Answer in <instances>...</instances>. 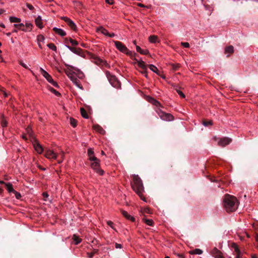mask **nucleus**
I'll return each mask as SVG.
<instances>
[{
	"label": "nucleus",
	"mask_w": 258,
	"mask_h": 258,
	"mask_svg": "<svg viewBox=\"0 0 258 258\" xmlns=\"http://www.w3.org/2000/svg\"><path fill=\"white\" fill-rule=\"evenodd\" d=\"M223 203L224 206L228 212L234 211L238 207L237 200L233 196L229 195L225 196Z\"/></svg>",
	"instance_id": "nucleus-1"
},
{
	"label": "nucleus",
	"mask_w": 258,
	"mask_h": 258,
	"mask_svg": "<svg viewBox=\"0 0 258 258\" xmlns=\"http://www.w3.org/2000/svg\"><path fill=\"white\" fill-rule=\"evenodd\" d=\"M65 66L68 67V69L65 70V73L74 84L79 88L82 89L83 87L75 75V71L80 72V71L77 68L72 66L65 63Z\"/></svg>",
	"instance_id": "nucleus-2"
},
{
	"label": "nucleus",
	"mask_w": 258,
	"mask_h": 258,
	"mask_svg": "<svg viewBox=\"0 0 258 258\" xmlns=\"http://www.w3.org/2000/svg\"><path fill=\"white\" fill-rule=\"evenodd\" d=\"M133 190L139 195L141 196L144 191V186L141 178L138 175H134L133 182L132 184Z\"/></svg>",
	"instance_id": "nucleus-3"
},
{
	"label": "nucleus",
	"mask_w": 258,
	"mask_h": 258,
	"mask_svg": "<svg viewBox=\"0 0 258 258\" xmlns=\"http://www.w3.org/2000/svg\"><path fill=\"white\" fill-rule=\"evenodd\" d=\"M116 48L120 52L124 53L131 57L133 56V52L128 50L127 47L121 42L117 41H113Z\"/></svg>",
	"instance_id": "nucleus-4"
},
{
	"label": "nucleus",
	"mask_w": 258,
	"mask_h": 258,
	"mask_svg": "<svg viewBox=\"0 0 258 258\" xmlns=\"http://www.w3.org/2000/svg\"><path fill=\"white\" fill-rule=\"evenodd\" d=\"M40 71L41 74L47 80V81L49 83L55 87H58L57 83L53 80L51 76L46 71H45L42 68H40Z\"/></svg>",
	"instance_id": "nucleus-5"
},
{
	"label": "nucleus",
	"mask_w": 258,
	"mask_h": 258,
	"mask_svg": "<svg viewBox=\"0 0 258 258\" xmlns=\"http://www.w3.org/2000/svg\"><path fill=\"white\" fill-rule=\"evenodd\" d=\"M157 113L161 119L165 121H172L173 120V116L169 113H165L161 110H158Z\"/></svg>",
	"instance_id": "nucleus-6"
},
{
	"label": "nucleus",
	"mask_w": 258,
	"mask_h": 258,
	"mask_svg": "<svg viewBox=\"0 0 258 258\" xmlns=\"http://www.w3.org/2000/svg\"><path fill=\"white\" fill-rule=\"evenodd\" d=\"M93 163L91 164V168L94 169L98 174H99L100 175H102L103 174L104 171L100 169V161L98 159L96 161H92Z\"/></svg>",
	"instance_id": "nucleus-7"
},
{
	"label": "nucleus",
	"mask_w": 258,
	"mask_h": 258,
	"mask_svg": "<svg viewBox=\"0 0 258 258\" xmlns=\"http://www.w3.org/2000/svg\"><path fill=\"white\" fill-rule=\"evenodd\" d=\"M210 253L215 258H225L222 252L216 247H214Z\"/></svg>",
	"instance_id": "nucleus-8"
},
{
	"label": "nucleus",
	"mask_w": 258,
	"mask_h": 258,
	"mask_svg": "<svg viewBox=\"0 0 258 258\" xmlns=\"http://www.w3.org/2000/svg\"><path fill=\"white\" fill-rule=\"evenodd\" d=\"M231 141L232 140L230 138L225 137L220 139L218 142V144L221 147H224L229 144Z\"/></svg>",
	"instance_id": "nucleus-9"
},
{
	"label": "nucleus",
	"mask_w": 258,
	"mask_h": 258,
	"mask_svg": "<svg viewBox=\"0 0 258 258\" xmlns=\"http://www.w3.org/2000/svg\"><path fill=\"white\" fill-rule=\"evenodd\" d=\"M134 60H135L134 63H137L139 67L143 69L145 71L147 70V65L142 59L134 58Z\"/></svg>",
	"instance_id": "nucleus-10"
},
{
	"label": "nucleus",
	"mask_w": 258,
	"mask_h": 258,
	"mask_svg": "<svg viewBox=\"0 0 258 258\" xmlns=\"http://www.w3.org/2000/svg\"><path fill=\"white\" fill-rule=\"evenodd\" d=\"M65 46L66 47H67L70 51H71L73 53H74L76 54H78L79 55H81L82 49L81 48L72 47H71L67 45H66Z\"/></svg>",
	"instance_id": "nucleus-11"
},
{
	"label": "nucleus",
	"mask_w": 258,
	"mask_h": 258,
	"mask_svg": "<svg viewBox=\"0 0 258 258\" xmlns=\"http://www.w3.org/2000/svg\"><path fill=\"white\" fill-rule=\"evenodd\" d=\"M45 157L48 159H56L57 155L53 151L48 150L45 153Z\"/></svg>",
	"instance_id": "nucleus-12"
},
{
	"label": "nucleus",
	"mask_w": 258,
	"mask_h": 258,
	"mask_svg": "<svg viewBox=\"0 0 258 258\" xmlns=\"http://www.w3.org/2000/svg\"><path fill=\"white\" fill-rule=\"evenodd\" d=\"M53 31L56 34L59 35L61 36H64L66 35V32L62 29L60 28H58L57 27H54L53 28Z\"/></svg>",
	"instance_id": "nucleus-13"
},
{
	"label": "nucleus",
	"mask_w": 258,
	"mask_h": 258,
	"mask_svg": "<svg viewBox=\"0 0 258 258\" xmlns=\"http://www.w3.org/2000/svg\"><path fill=\"white\" fill-rule=\"evenodd\" d=\"M35 24L36 26L39 28L41 29L43 28V25L42 22L41 17L38 16L35 20Z\"/></svg>",
	"instance_id": "nucleus-14"
},
{
	"label": "nucleus",
	"mask_w": 258,
	"mask_h": 258,
	"mask_svg": "<svg viewBox=\"0 0 258 258\" xmlns=\"http://www.w3.org/2000/svg\"><path fill=\"white\" fill-rule=\"evenodd\" d=\"M93 127L94 130L101 134H104L105 133V131L103 128L98 124H94Z\"/></svg>",
	"instance_id": "nucleus-15"
},
{
	"label": "nucleus",
	"mask_w": 258,
	"mask_h": 258,
	"mask_svg": "<svg viewBox=\"0 0 258 258\" xmlns=\"http://www.w3.org/2000/svg\"><path fill=\"white\" fill-rule=\"evenodd\" d=\"M96 31L97 32H100L101 33L105 36H107L108 35H109L108 31L102 26L97 28L96 29Z\"/></svg>",
	"instance_id": "nucleus-16"
},
{
	"label": "nucleus",
	"mask_w": 258,
	"mask_h": 258,
	"mask_svg": "<svg viewBox=\"0 0 258 258\" xmlns=\"http://www.w3.org/2000/svg\"><path fill=\"white\" fill-rule=\"evenodd\" d=\"M232 247L234 249L235 252L237 253L236 255V258H240L241 257V253L240 251L235 243H233L232 245Z\"/></svg>",
	"instance_id": "nucleus-17"
},
{
	"label": "nucleus",
	"mask_w": 258,
	"mask_h": 258,
	"mask_svg": "<svg viewBox=\"0 0 258 258\" xmlns=\"http://www.w3.org/2000/svg\"><path fill=\"white\" fill-rule=\"evenodd\" d=\"M35 150L38 153L40 154L42 153L43 149L41 146L38 143H36L34 144Z\"/></svg>",
	"instance_id": "nucleus-18"
},
{
	"label": "nucleus",
	"mask_w": 258,
	"mask_h": 258,
	"mask_svg": "<svg viewBox=\"0 0 258 258\" xmlns=\"http://www.w3.org/2000/svg\"><path fill=\"white\" fill-rule=\"evenodd\" d=\"M121 213L124 217H125L126 219L131 220L132 221H135V219L134 217L130 215L127 212L125 211H121Z\"/></svg>",
	"instance_id": "nucleus-19"
},
{
	"label": "nucleus",
	"mask_w": 258,
	"mask_h": 258,
	"mask_svg": "<svg viewBox=\"0 0 258 258\" xmlns=\"http://www.w3.org/2000/svg\"><path fill=\"white\" fill-rule=\"evenodd\" d=\"M203 252V250L199 248H196L189 251V253L191 254H198L200 255Z\"/></svg>",
	"instance_id": "nucleus-20"
},
{
	"label": "nucleus",
	"mask_w": 258,
	"mask_h": 258,
	"mask_svg": "<svg viewBox=\"0 0 258 258\" xmlns=\"http://www.w3.org/2000/svg\"><path fill=\"white\" fill-rule=\"evenodd\" d=\"M14 25L15 28L19 30H21L23 31H27V30L24 28V24L23 23L14 24Z\"/></svg>",
	"instance_id": "nucleus-21"
},
{
	"label": "nucleus",
	"mask_w": 258,
	"mask_h": 258,
	"mask_svg": "<svg viewBox=\"0 0 258 258\" xmlns=\"http://www.w3.org/2000/svg\"><path fill=\"white\" fill-rule=\"evenodd\" d=\"M136 50L138 52L142 54H147L149 53V51L148 50H143L138 45L136 46Z\"/></svg>",
	"instance_id": "nucleus-22"
},
{
	"label": "nucleus",
	"mask_w": 258,
	"mask_h": 258,
	"mask_svg": "<svg viewBox=\"0 0 258 258\" xmlns=\"http://www.w3.org/2000/svg\"><path fill=\"white\" fill-rule=\"evenodd\" d=\"M5 185L8 191L9 192H15V190L13 189L12 184L10 183H5Z\"/></svg>",
	"instance_id": "nucleus-23"
},
{
	"label": "nucleus",
	"mask_w": 258,
	"mask_h": 258,
	"mask_svg": "<svg viewBox=\"0 0 258 258\" xmlns=\"http://www.w3.org/2000/svg\"><path fill=\"white\" fill-rule=\"evenodd\" d=\"M148 67L151 71L156 73V74L159 75V71L156 67L153 64H149L148 65Z\"/></svg>",
	"instance_id": "nucleus-24"
},
{
	"label": "nucleus",
	"mask_w": 258,
	"mask_h": 258,
	"mask_svg": "<svg viewBox=\"0 0 258 258\" xmlns=\"http://www.w3.org/2000/svg\"><path fill=\"white\" fill-rule=\"evenodd\" d=\"M149 41L151 43H156L158 42V38L157 36L152 35L149 37Z\"/></svg>",
	"instance_id": "nucleus-25"
},
{
	"label": "nucleus",
	"mask_w": 258,
	"mask_h": 258,
	"mask_svg": "<svg viewBox=\"0 0 258 258\" xmlns=\"http://www.w3.org/2000/svg\"><path fill=\"white\" fill-rule=\"evenodd\" d=\"M9 20L11 23H19L21 22V19L15 17H10Z\"/></svg>",
	"instance_id": "nucleus-26"
},
{
	"label": "nucleus",
	"mask_w": 258,
	"mask_h": 258,
	"mask_svg": "<svg viewBox=\"0 0 258 258\" xmlns=\"http://www.w3.org/2000/svg\"><path fill=\"white\" fill-rule=\"evenodd\" d=\"M234 51V48L232 46L227 47L225 50V53H232Z\"/></svg>",
	"instance_id": "nucleus-27"
},
{
	"label": "nucleus",
	"mask_w": 258,
	"mask_h": 258,
	"mask_svg": "<svg viewBox=\"0 0 258 258\" xmlns=\"http://www.w3.org/2000/svg\"><path fill=\"white\" fill-rule=\"evenodd\" d=\"M67 24L72 29L74 30H76V25L72 20H71L70 21H69V22Z\"/></svg>",
	"instance_id": "nucleus-28"
},
{
	"label": "nucleus",
	"mask_w": 258,
	"mask_h": 258,
	"mask_svg": "<svg viewBox=\"0 0 258 258\" xmlns=\"http://www.w3.org/2000/svg\"><path fill=\"white\" fill-rule=\"evenodd\" d=\"M24 26H25L27 28V29H26L27 30V31H31L32 30V27H33L32 24L30 22H28L25 23V24H24Z\"/></svg>",
	"instance_id": "nucleus-29"
},
{
	"label": "nucleus",
	"mask_w": 258,
	"mask_h": 258,
	"mask_svg": "<svg viewBox=\"0 0 258 258\" xmlns=\"http://www.w3.org/2000/svg\"><path fill=\"white\" fill-rule=\"evenodd\" d=\"M73 239L76 244H78L81 241V239L75 235L73 236Z\"/></svg>",
	"instance_id": "nucleus-30"
},
{
	"label": "nucleus",
	"mask_w": 258,
	"mask_h": 258,
	"mask_svg": "<svg viewBox=\"0 0 258 258\" xmlns=\"http://www.w3.org/2000/svg\"><path fill=\"white\" fill-rule=\"evenodd\" d=\"M149 101L151 103H152L153 104H154L156 106H158L160 104V103L158 101H157L156 100H155V99H154L152 97H150L149 98Z\"/></svg>",
	"instance_id": "nucleus-31"
},
{
	"label": "nucleus",
	"mask_w": 258,
	"mask_h": 258,
	"mask_svg": "<svg viewBox=\"0 0 258 258\" xmlns=\"http://www.w3.org/2000/svg\"><path fill=\"white\" fill-rule=\"evenodd\" d=\"M81 113L82 116L84 118H88V115L86 110L83 108H81Z\"/></svg>",
	"instance_id": "nucleus-32"
},
{
	"label": "nucleus",
	"mask_w": 258,
	"mask_h": 258,
	"mask_svg": "<svg viewBox=\"0 0 258 258\" xmlns=\"http://www.w3.org/2000/svg\"><path fill=\"white\" fill-rule=\"evenodd\" d=\"M47 47H49L50 49L56 51L57 50V48L56 46L53 43H49L47 45Z\"/></svg>",
	"instance_id": "nucleus-33"
},
{
	"label": "nucleus",
	"mask_w": 258,
	"mask_h": 258,
	"mask_svg": "<svg viewBox=\"0 0 258 258\" xmlns=\"http://www.w3.org/2000/svg\"><path fill=\"white\" fill-rule=\"evenodd\" d=\"M70 124L73 126L76 127L77 126V121L74 118L71 117L70 118Z\"/></svg>",
	"instance_id": "nucleus-34"
},
{
	"label": "nucleus",
	"mask_w": 258,
	"mask_h": 258,
	"mask_svg": "<svg viewBox=\"0 0 258 258\" xmlns=\"http://www.w3.org/2000/svg\"><path fill=\"white\" fill-rule=\"evenodd\" d=\"M145 223L147 225H148L149 226H152L153 225V221L151 219H145Z\"/></svg>",
	"instance_id": "nucleus-35"
},
{
	"label": "nucleus",
	"mask_w": 258,
	"mask_h": 258,
	"mask_svg": "<svg viewBox=\"0 0 258 258\" xmlns=\"http://www.w3.org/2000/svg\"><path fill=\"white\" fill-rule=\"evenodd\" d=\"M49 90L56 96L60 95V93L52 88H50Z\"/></svg>",
	"instance_id": "nucleus-36"
},
{
	"label": "nucleus",
	"mask_w": 258,
	"mask_h": 258,
	"mask_svg": "<svg viewBox=\"0 0 258 258\" xmlns=\"http://www.w3.org/2000/svg\"><path fill=\"white\" fill-rule=\"evenodd\" d=\"M88 157H89V160L91 161H96L97 160H98V159L96 157H95L94 154L89 156Z\"/></svg>",
	"instance_id": "nucleus-37"
},
{
	"label": "nucleus",
	"mask_w": 258,
	"mask_h": 258,
	"mask_svg": "<svg viewBox=\"0 0 258 258\" xmlns=\"http://www.w3.org/2000/svg\"><path fill=\"white\" fill-rule=\"evenodd\" d=\"M70 42L71 43V44L73 45H78V42L77 41H76L73 39L70 38Z\"/></svg>",
	"instance_id": "nucleus-38"
},
{
	"label": "nucleus",
	"mask_w": 258,
	"mask_h": 258,
	"mask_svg": "<svg viewBox=\"0 0 258 258\" xmlns=\"http://www.w3.org/2000/svg\"><path fill=\"white\" fill-rule=\"evenodd\" d=\"M107 224L108 225H109L112 229L113 230H115L114 226H113V223L111 221H107Z\"/></svg>",
	"instance_id": "nucleus-39"
},
{
	"label": "nucleus",
	"mask_w": 258,
	"mask_h": 258,
	"mask_svg": "<svg viewBox=\"0 0 258 258\" xmlns=\"http://www.w3.org/2000/svg\"><path fill=\"white\" fill-rule=\"evenodd\" d=\"M176 92L179 95V96L182 98H184V94L179 89H176Z\"/></svg>",
	"instance_id": "nucleus-40"
},
{
	"label": "nucleus",
	"mask_w": 258,
	"mask_h": 258,
	"mask_svg": "<svg viewBox=\"0 0 258 258\" xmlns=\"http://www.w3.org/2000/svg\"><path fill=\"white\" fill-rule=\"evenodd\" d=\"M37 39L39 41L43 42L44 41V37L43 35H40L38 36Z\"/></svg>",
	"instance_id": "nucleus-41"
},
{
	"label": "nucleus",
	"mask_w": 258,
	"mask_h": 258,
	"mask_svg": "<svg viewBox=\"0 0 258 258\" xmlns=\"http://www.w3.org/2000/svg\"><path fill=\"white\" fill-rule=\"evenodd\" d=\"M212 121L211 120L203 122V125L205 126H208L209 125H212Z\"/></svg>",
	"instance_id": "nucleus-42"
},
{
	"label": "nucleus",
	"mask_w": 258,
	"mask_h": 258,
	"mask_svg": "<svg viewBox=\"0 0 258 258\" xmlns=\"http://www.w3.org/2000/svg\"><path fill=\"white\" fill-rule=\"evenodd\" d=\"M92 154H94V151L92 148H89L88 149V155L90 156Z\"/></svg>",
	"instance_id": "nucleus-43"
},
{
	"label": "nucleus",
	"mask_w": 258,
	"mask_h": 258,
	"mask_svg": "<svg viewBox=\"0 0 258 258\" xmlns=\"http://www.w3.org/2000/svg\"><path fill=\"white\" fill-rule=\"evenodd\" d=\"M181 45L186 48L189 47V44L188 42H181Z\"/></svg>",
	"instance_id": "nucleus-44"
},
{
	"label": "nucleus",
	"mask_w": 258,
	"mask_h": 258,
	"mask_svg": "<svg viewBox=\"0 0 258 258\" xmlns=\"http://www.w3.org/2000/svg\"><path fill=\"white\" fill-rule=\"evenodd\" d=\"M13 192L15 193L16 198L17 199H20L21 198V194L20 193L17 192L16 191H15V192Z\"/></svg>",
	"instance_id": "nucleus-45"
},
{
	"label": "nucleus",
	"mask_w": 258,
	"mask_h": 258,
	"mask_svg": "<svg viewBox=\"0 0 258 258\" xmlns=\"http://www.w3.org/2000/svg\"><path fill=\"white\" fill-rule=\"evenodd\" d=\"M0 91L3 92L4 93V95L5 96V97H8V94L7 93H6L3 89V88L1 87H0Z\"/></svg>",
	"instance_id": "nucleus-46"
},
{
	"label": "nucleus",
	"mask_w": 258,
	"mask_h": 258,
	"mask_svg": "<svg viewBox=\"0 0 258 258\" xmlns=\"http://www.w3.org/2000/svg\"><path fill=\"white\" fill-rule=\"evenodd\" d=\"M26 6L30 10H32L34 9L33 6L29 4H27Z\"/></svg>",
	"instance_id": "nucleus-47"
},
{
	"label": "nucleus",
	"mask_w": 258,
	"mask_h": 258,
	"mask_svg": "<svg viewBox=\"0 0 258 258\" xmlns=\"http://www.w3.org/2000/svg\"><path fill=\"white\" fill-rule=\"evenodd\" d=\"M2 125L3 127H5L7 125V121L5 120H3L2 121Z\"/></svg>",
	"instance_id": "nucleus-48"
},
{
	"label": "nucleus",
	"mask_w": 258,
	"mask_h": 258,
	"mask_svg": "<svg viewBox=\"0 0 258 258\" xmlns=\"http://www.w3.org/2000/svg\"><path fill=\"white\" fill-rule=\"evenodd\" d=\"M20 64L23 67H24V68H26V69H28V67L27 66V65L26 64H25V63L23 62H20Z\"/></svg>",
	"instance_id": "nucleus-49"
},
{
	"label": "nucleus",
	"mask_w": 258,
	"mask_h": 258,
	"mask_svg": "<svg viewBox=\"0 0 258 258\" xmlns=\"http://www.w3.org/2000/svg\"><path fill=\"white\" fill-rule=\"evenodd\" d=\"M62 19L67 23L69 22V21H70L71 20L70 19H69V18L66 17H63Z\"/></svg>",
	"instance_id": "nucleus-50"
},
{
	"label": "nucleus",
	"mask_w": 258,
	"mask_h": 258,
	"mask_svg": "<svg viewBox=\"0 0 258 258\" xmlns=\"http://www.w3.org/2000/svg\"><path fill=\"white\" fill-rule=\"evenodd\" d=\"M43 196L44 198L45 199L44 200L46 201V198H47L48 197V195L47 194V193H46V192L43 193Z\"/></svg>",
	"instance_id": "nucleus-51"
},
{
	"label": "nucleus",
	"mask_w": 258,
	"mask_h": 258,
	"mask_svg": "<svg viewBox=\"0 0 258 258\" xmlns=\"http://www.w3.org/2000/svg\"><path fill=\"white\" fill-rule=\"evenodd\" d=\"M115 248H121L122 246H121V244H119V243H115Z\"/></svg>",
	"instance_id": "nucleus-52"
},
{
	"label": "nucleus",
	"mask_w": 258,
	"mask_h": 258,
	"mask_svg": "<svg viewBox=\"0 0 258 258\" xmlns=\"http://www.w3.org/2000/svg\"><path fill=\"white\" fill-rule=\"evenodd\" d=\"M27 133L30 135L31 136V129L30 127H28L27 129Z\"/></svg>",
	"instance_id": "nucleus-53"
},
{
	"label": "nucleus",
	"mask_w": 258,
	"mask_h": 258,
	"mask_svg": "<svg viewBox=\"0 0 258 258\" xmlns=\"http://www.w3.org/2000/svg\"><path fill=\"white\" fill-rule=\"evenodd\" d=\"M105 2L109 4H113V0H105Z\"/></svg>",
	"instance_id": "nucleus-54"
},
{
	"label": "nucleus",
	"mask_w": 258,
	"mask_h": 258,
	"mask_svg": "<svg viewBox=\"0 0 258 258\" xmlns=\"http://www.w3.org/2000/svg\"><path fill=\"white\" fill-rule=\"evenodd\" d=\"M115 34L112 33H109V35H107V36L109 37H113L115 36Z\"/></svg>",
	"instance_id": "nucleus-55"
},
{
	"label": "nucleus",
	"mask_w": 258,
	"mask_h": 258,
	"mask_svg": "<svg viewBox=\"0 0 258 258\" xmlns=\"http://www.w3.org/2000/svg\"><path fill=\"white\" fill-rule=\"evenodd\" d=\"M179 67V66L178 64H177V65H174L173 66V69L174 70H177L178 68Z\"/></svg>",
	"instance_id": "nucleus-56"
},
{
	"label": "nucleus",
	"mask_w": 258,
	"mask_h": 258,
	"mask_svg": "<svg viewBox=\"0 0 258 258\" xmlns=\"http://www.w3.org/2000/svg\"><path fill=\"white\" fill-rule=\"evenodd\" d=\"M88 254L89 257H90V258H91L93 256V253H88Z\"/></svg>",
	"instance_id": "nucleus-57"
},
{
	"label": "nucleus",
	"mask_w": 258,
	"mask_h": 258,
	"mask_svg": "<svg viewBox=\"0 0 258 258\" xmlns=\"http://www.w3.org/2000/svg\"><path fill=\"white\" fill-rule=\"evenodd\" d=\"M138 5L139 6V7H145V6L142 4H138Z\"/></svg>",
	"instance_id": "nucleus-58"
},
{
	"label": "nucleus",
	"mask_w": 258,
	"mask_h": 258,
	"mask_svg": "<svg viewBox=\"0 0 258 258\" xmlns=\"http://www.w3.org/2000/svg\"><path fill=\"white\" fill-rule=\"evenodd\" d=\"M5 11L4 10L1 9L0 10V15L3 13Z\"/></svg>",
	"instance_id": "nucleus-59"
},
{
	"label": "nucleus",
	"mask_w": 258,
	"mask_h": 258,
	"mask_svg": "<svg viewBox=\"0 0 258 258\" xmlns=\"http://www.w3.org/2000/svg\"><path fill=\"white\" fill-rule=\"evenodd\" d=\"M0 26L3 27V28H5V25L3 23H1L0 24Z\"/></svg>",
	"instance_id": "nucleus-60"
},
{
	"label": "nucleus",
	"mask_w": 258,
	"mask_h": 258,
	"mask_svg": "<svg viewBox=\"0 0 258 258\" xmlns=\"http://www.w3.org/2000/svg\"><path fill=\"white\" fill-rule=\"evenodd\" d=\"M22 138L23 139H24L25 140H27V139L26 135H23Z\"/></svg>",
	"instance_id": "nucleus-61"
},
{
	"label": "nucleus",
	"mask_w": 258,
	"mask_h": 258,
	"mask_svg": "<svg viewBox=\"0 0 258 258\" xmlns=\"http://www.w3.org/2000/svg\"><path fill=\"white\" fill-rule=\"evenodd\" d=\"M63 155H64V152L63 151H61V158H63Z\"/></svg>",
	"instance_id": "nucleus-62"
},
{
	"label": "nucleus",
	"mask_w": 258,
	"mask_h": 258,
	"mask_svg": "<svg viewBox=\"0 0 258 258\" xmlns=\"http://www.w3.org/2000/svg\"><path fill=\"white\" fill-rule=\"evenodd\" d=\"M80 75V76H79V77L81 78L83 76V74L82 73H81Z\"/></svg>",
	"instance_id": "nucleus-63"
},
{
	"label": "nucleus",
	"mask_w": 258,
	"mask_h": 258,
	"mask_svg": "<svg viewBox=\"0 0 258 258\" xmlns=\"http://www.w3.org/2000/svg\"><path fill=\"white\" fill-rule=\"evenodd\" d=\"M252 258H257L256 255H253L252 256Z\"/></svg>",
	"instance_id": "nucleus-64"
}]
</instances>
